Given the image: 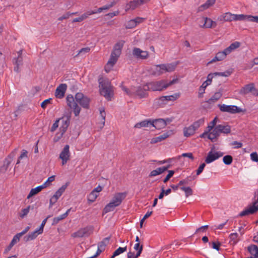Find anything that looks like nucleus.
<instances>
[{"instance_id": "55", "label": "nucleus", "mask_w": 258, "mask_h": 258, "mask_svg": "<svg viewBox=\"0 0 258 258\" xmlns=\"http://www.w3.org/2000/svg\"><path fill=\"white\" fill-rule=\"evenodd\" d=\"M127 249L126 246L124 247H119L113 253L114 256H117L121 253H122L124 251H125Z\"/></svg>"}, {"instance_id": "60", "label": "nucleus", "mask_w": 258, "mask_h": 258, "mask_svg": "<svg viewBox=\"0 0 258 258\" xmlns=\"http://www.w3.org/2000/svg\"><path fill=\"white\" fill-rule=\"evenodd\" d=\"M20 236L19 235L18 233L16 235H15L13 237L11 242H10L11 243V245H14L15 244L18 242L20 240Z\"/></svg>"}, {"instance_id": "64", "label": "nucleus", "mask_w": 258, "mask_h": 258, "mask_svg": "<svg viewBox=\"0 0 258 258\" xmlns=\"http://www.w3.org/2000/svg\"><path fill=\"white\" fill-rule=\"evenodd\" d=\"M139 256V253L135 254L132 251H129L127 253V258H138Z\"/></svg>"}, {"instance_id": "30", "label": "nucleus", "mask_w": 258, "mask_h": 258, "mask_svg": "<svg viewBox=\"0 0 258 258\" xmlns=\"http://www.w3.org/2000/svg\"><path fill=\"white\" fill-rule=\"evenodd\" d=\"M202 23H204L203 27L210 28L212 27H215L216 26V23L212 21L211 19L208 18H203L201 20Z\"/></svg>"}, {"instance_id": "44", "label": "nucleus", "mask_w": 258, "mask_h": 258, "mask_svg": "<svg viewBox=\"0 0 258 258\" xmlns=\"http://www.w3.org/2000/svg\"><path fill=\"white\" fill-rule=\"evenodd\" d=\"M30 206H28L26 208L22 209L19 213V217L21 219L25 218L29 213Z\"/></svg>"}, {"instance_id": "49", "label": "nucleus", "mask_w": 258, "mask_h": 258, "mask_svg": "<svg viewBox=\"0 0 258 258\" xmlns=\"http://www.w3.org/2000/svg\"><path fill=\"white\" fill-rule=\"evenodd\" d=\"M67 105L70 107L77 103L76 102H75L74 98L73 96L71 95H68L67 97Z\"/></svg>"}, {"instance_id": "21", "label": "nucleus", "mask_w": 258, "mask_h": 258, "mask_svg": "<svg viewBox=\"0 0 258 258\" xmlns=\"http://www.w3.org/2000/svg\"><path fill=\"white\" fill-rule=\"evenodd\" d=\"M152 126L157 130H161L166 126V123L163 118L152 119Z\"/></svg>"}, {"instance_id": "50", "label": "nucleus", "mask_w": 258, "mask_h": 258, "mask_svg": "<svg viewBox=\"0 0 258 258\" xmlns=\"http://www.w3.org/2000/svg\"><path fill=\"white\" fill-rule=\"evenodd\" d=\"M217 121V117H215L214 119L209 123L207 126V130H208L209 131L212 132V130L214 128L216 125V124Z\"/></svg>"}, {"instance_id": "43", "label": "nucleus", "mask_w": 258, "mask_h": 258, "mask_svg": "<svg viewBox=\"0 0 258 258\" xmlns=\"http://www.w3.org/2000/svg\"><path fill=\"white\" fill-rule=\"evenodd\" d=\"M205 122V119L204 118H201L198 120L194 122L191 125L193 126V127L196 130H197L201 125L204 124Z\"/></svg>"}, {"instance_id": "6", "label": "nucleus", "mask_w": 258, "mask_h": 258, "mask_svg": "<svg viewBox=\"0 0 258 258\" xmlns=\"http://www.w3.org/2000/svg\"><path fill=\"white\" fill-rule=\"evenodd\" d=\"M148 86L145 88L153 91H161L167 89L166 80H161L158 81L151 82L147 83Z\"/></svg>"}, {"instance_id": "63", "label": "nucleus", "mask_w": 258, "mask_h": 258, "mask_svg": "<svg viewBox=\"0 0 258 258\" xmlns=\"http://www.w3.org/2000/svg\"><path fill=\"white\" fill-rule=\"evenodd\" d=\"M174 171L173 170H169L168 174L163 180V182L166 183L174 174Z\"/></svg>"}, {"instance_id": "62", "label": "nucleus", "mask_w": 258, "mask_h": 258, "mask_svg": "<svg viewBox=\"0 0 258 258\" xmlns=\"http://www.w3.org/2000/svg\"><path fill=\"white\" fill-rule=\"evenodd\" d=\"M251 160L255 162H258V155L256 152H252L250 155Z\"/></svg>"}, {"instance_id": "1", "label": "nucleus", "mask_w": 258, "mask_h": 258, "mask_svg": "<svg viewBox=\"0 0 258 258\" xmlns=\"http://www.w3.org/2000/svg\"><path fill=\"white\" fill-rule=\"evenodd\" d=\"M178 64V62H175L155 65L151 68L150 72L152 75L159 76L166 72L170 73L173 72Z\"/></svg>"}, {"instance_id": "2", "label": "nucleus", "mask_w": 258, "mask_h": 258, "mask_svg": "<svg viewBox=\"0 0 258 258\" xmlns=\"http://www.w3.org/2000/svg\"><path fill=\"white\" fill-rule=\"evenodd\" d=\"M100 94L103 95L108 100H111L113 95L112 87L110 82L106 79L100 78L98 80Z\"/></svg>"}, {"instance_id": "47", "label": "nucleus", "mask_w": 258, "mask_h": 258, "mask_svg": "<svg viewBox=\"0 0 258 258\" xmlns=\"http://www.w3.org/2000/svg\"><path fill=\"white\" fill-rule=\"evenodd\" d=\"M180 189L184 191L186 198L192 195V190L190 187L182 186Z\"/></svg>"}, {"instance_id": "18", "label": "nucleus", "mask_w": 258, "mask_h": 258, "mask_svg": "<svg viewBox=\"0 0 258 258\" xmlns=\"http://www.w3.org/2000/svg\"><path fill=\"white\" fill-rule=\"evenodd\" d=\"M172 134V131H168L166 133H164L162 135L155 137L153 138L150 141L151 144H156L158 142H160L163 141V140H165L167 138H168Z\"/></svg>"}, {"instance_id": "28", "label": "nucleus", "mask_w": 258, "mask_h": 258, "mask_svg": "<svg viewBox=\"0 0 258 258\" xmlns=\"http://www.w3.org/2000/svg\"><path fill=\"white\" fill-rule=\"evenodd\" d=\"M180 96V94L179 93H174L173 95H169V96H162L160 98V100L164 102V101H174L177 100L178 98H179Z\"/></svg>"}, {"instance_id": "3", "label": "nucleus", "mask_w": 258, "mask_h": 258, "mask_svg": "<svg viewBox=\"0 0 258 258\" xmlns=\"http://www.w3.org/2000/svg\"><path fill=\"white\" fill-rule=\"evenodd\" d=\"M231 132V127L227 124H219L214 127L209 134L208 139L211 141L217 138L221 134L227 135Z\"/></svg>"}, {"instance_id": "51", "label": "nucleus", "mask_w": 258, "mask_h": 258, "mask_svg": "<svg viewBox=\"0 0 258 258\" xmlns=\"http://www.w3.org/2000/svg\"><path fill=\"white\" fill-rule=\"evenodd\" d=\"M206 88L207 86L205 85V84L203 83L199 89L198 96L199 98H202L203 97V94L205 92V89Z\"/></svg>"}, {"instance_id": "24", "label": "nucleus", "mask_w": 258, "mask_h": 258, "mask_svg": "<svg viewBox=\"0 0 258 258\" xmlns=\"http://www.w3.org/2000/svg\"><path fill=\"white\" fill-rule=\"evenodd\" d=\"M169 167L170 166L168 165L167 166H162L161 167L157 168V169L151 171L149 174V176L151 177L160 175L164 172L166 171Z\"/></svg>"}, {"instance_id": "54", "label": "nucleus", "mask_w": 258, "mask_h": 258, "mask_svg": "<svg viewBox=\"0 0 258 258\" xmlns=\"http://www.w3.org/2000/svg\"><path fill=\"white\" fill-rule=\"evenodd\" d=\"M232 157L230 155H226L223 158V161L226 165H230L232 162Z\"/></svg>"}, {"instance_id": "20", "label": "nucleus", "mask_w": 258, "mask_h": 258, "mask_svg": "<svg viewBox=\"0 0 258 258\" xmlns=\"http://www.w3.org/2000/svg\"><path fill=\"white\" fill-rule=\"evenodd\" d=\"M257 210L258 206L255 205V204H254L241 212L239 214V216L242 217L249 214H252L255 213Z\"/></svg>"}, {"instance_id": "61", "label": "nucleus", "mask_w": 258, "mask_h": 258, "mask_svg": "<svg viewBox=\"0 0 258 258\" xmlns=\"http://www.w3.org/2000/svg\"><path fill=\"white\" fill-rule=\"evenodd\" d=\"M115 4L116 2L115 1H113L111 2L110 4H108L102 7L103 11L109 9L110 8H112L114 5H115Z\"/></svg>"}, {"instance_id": "11", "label": "nucleus", "mask_w": 258, "mask_h": 258, "mask_svg": "<svg viewBox=\"0 0 258 258\" xmlns=\"http://www.w3.org/2000/svg\"><path fill=\"white\" fill-rule=\"evenodd\" d=\"M119 56V55H117V54L111 52L110 57L104 67V70L106 72L108 73L112 70Z\"/></svg>"}, {"instance_id": "12", "label": "nucleus", "mask_w": 258, "mask_h": 258, "mask_svg": "<svg viewBox=\"0 0 258 258\" xmlns=\"http://www.w3.org/2000/svg\"><path fill=\"white\" fill-rule=\"evenodd\" d=\"M67 188V185L61 186L50 198L49 201V207H51L58 200L59 197L64 192Z\"/></svg>"}, {"instance_id": "57", "label": "nucleus", "mask_w": 258, "mask_h": 258, "mask_svg": "<svg viewBox=\"0 0 258 258\" xmlns=\"http://www.w3.org/2000/svg\"><path fill=\"white\" fill-rule=\"evenodd\" d=\"M55 179V176L52 175L48 178L47 180L42 184L43 187L45 188L47 186H49L50 184V183L53 181Z\"/></svg>"}, {"instance_id": "52", "label": "nucleus", "mask_w": 258, "mask_h": 258, "mask_svg": "<svg viewBox=\"0 0 258 258\" xmlns=\"http://www.w3.org/2000/svg\"><path fill=\"white\" fill-rule=\"evenodd\" d=\"M66 214H63L61 215H59V216L54 218L53 219L52 224H53V225L56 224L60 221L64 219L65 218H66Z\"/></svg>"}, {"instance_id": "26", "label": "nucleus", "mask_w": 258, "mask_h": 258, "mask_svg": "<svg viewBox=\"0 0 258 258\" xmlns=\"http://www.w3.org/2000/svg\"><path fill=\"white\" fill-rule=\"evenodd\" d=\"M227 55V54L226 53L224 50L222 51L218 52L216 54V56L211 60L208 62V64L212 63L215 61L222 60L226 58Z\"/></svg>"}, {"instance_id": "41", "label": "nucleus", "mask_w": 258, "mask_h": 258, "mask_svg": "<svg viewBox=\"0 0 258 258\" xmlns=\"http://www.w3.org/2000/svg\"><path fill=\"white\" fill-rule=\"evenodd\" d=\"M230 243L231 245H235L238 242V234L237 233H231L229 235Z\"/></svg>"}, {"instance_id": "56", "label": "nucleus", "mask_w": 258, "mask_h": 258, "mask_svg": "<svg viewBox=\"0 0 258 258\" xmlns=\"http://www.w3.org/2000/svg\"><path fill=\"white\" fill-rule=\"evenodd\" d=\"M134 248L137 251V253H139L140 255L143 250V246L138 242L134 245Z\"/></svg>"}, {"instance_id": "14", "label": "nucleus", "mask_w": 258, "mask_h": 258, "mask_svg": "<svg viewBox=\"0 0 258 258\" xmlns=\"http://www.w3.org/2000/svg\"><path fill=\"white\" fill-rule=\"evenodd\" d=\"M133 55L138 59H144L148 57L149 53L147 51H144L139 48H134L133 50Z\"/></svg>"}, {"instance_id": "39", "label": "nucleus", "mask_w": 258, "mask_h": 258, "mask_svg": "<svg viewBox=\"0 0 258 258\" xmlns=\"http://www.w3.org/2000/svg\"><path fill=\"white\" fill-rule=\"evenodd\" d=\"M45 187H43V185L42 184L41 185L38 186L35 188L31 189L27 198L30 199L31 197L38 194Z\"/></svg>"}, {"instance_id": "16", "label": "nucleus", "mask_w": 258, "mask_h": 258, "mask_svg": "<svg viewBox=\"0 0 258 258\" xmlns=\"http://www.w3.org/2000/svg\"><path fill=\"white\" fill-rule=\"evenodd\" d=\"M67 89V85L66 84H60L56 88L55 92V96L59 99L62 98L65 94Z\"/></svg>"}, {"instance_id": "5", "label": "nucleus", "mask_w": 258, "mask_h": 258, "mask_svg": "<svg viewBox=\"0 0 258 258\" xmlns=\"http://www.w3.org/2000/svg\"><path fill=\"white\" fill-rule=\"evenodd\" d=\"M146 86H148V84L140 86L138 87H132L130 89H128L127 88L121 85L120 86L122 90L125 92L127 94L129 95H136L140 97H145L146 95V92L149 89L145 88Z\"/></svg>"}, {"instance_id": "42", "label": "nucleus", "mask_w": 258, "mask_h": 258, "mask_svg": "<svg viewBox=\"0 0 258 258\" xmlns=\"http://www.w3.org/2000/svg\"><path fill=\"white\" fill-rule=\"evenodd\" d=\"M38 234L36 232L34 231L29 233L27 235L24 237V240L25 241H29L35 239L37 236Z\"/></svg>"}, {"instance_id": "45", "label": "nucleus", "mask_w": 258, "mask_h": 258, "mask_svg": "<svg viewBox=\"0 0 258 258\" xmlns=\"http://www.w3.org/2000/svg\"><path fill=\"white\" fill-rule=\"evenodd\" d=\"M70 108L73 110V112L74 113L75 116H79L81 111V108L77 103L70 107Z\"/></svg>"}, {"instance_id": "27", "label": "nucleus", "mask_w": 258, "mask_h": 258, "mask_svg": "<svg viewBox=\"0 0 258 258\" xmlns=\"http://www.w3.org/2000/svg\"><path fill=\"white\" fill-rule=\"evenodd\" d=\"M152 119H145L135 124L134 127L137 128L152 126Z\"/></svg>"}, {"instance_id": "33", "label": "nucleus", "mask_w": 258, "mask_h": 258, "mask_svg": "<svg viewBox=\"0 0 258 258\" xmlns=\"http://www.w3.org/2000/svg\"><path fill=\"white\" fill-rule=\"evenodd\" d=\"M240 45V43L239 42L235 41L232 43H231L229 46L227 47L224 49L226 53L227 54H230L231 52L235 50L236 48H238Z\"/></svg>"}, {"instance_id": "8", "label": "nucleus", "mask_w": 258, "mask_h": 258, "mask_svg": "<svg viewBox=\"0 0 258 258\" xmlns=\"http://www.w3.org/2000/svg\"><path fill=\"white\" fill-rule=\"evenodd\" d=\"M76 101L82 107L88 108L90 104V99L87 96H85L83 93L78 92L75 95Z\"/></svg>"}, {"instance_id": "53", "label": "nucleus", "mask_w": 258, "mask_h": 258, "mask_svg": "<svg viewBox=\"0 0 258 258\" xmlns=\"http://www.w3.org/2000/svg\"><path fill=\"white\" fill-rule=\"evenodd\" d=\"M246 21L258 23V16H253L252 15H246Z\"/></svg>"}, {"instance_id": "37", "label": "nucleus", "mask_w": 258, "mask_h": 258, "mask_svg": "<svg viewBox=\"0 0 258 258\" xmlns=\"http://www.w3.org/2000/svg\"><path fill=\"white\" fill-rule=\"evenodd\" d=\"M196 131V130L191 125L188 127H186L183 128V135L185 137H188L193 135Z\"/></svg>"}, {"instance_id": "13", "label": "nucleus", "mask_w": 258, "mask_h": 258, "mask_svg": "<svg viewBox=\"0 0 258 258\" xmlns=\"http://www.w3.org/2000/svg\"><path fill=\"white\" fill-rule=\"evenodd\" d=\"M69 148V145H66L59 155V158L62 160V165H65L70 159Z\"/></svg>"}, {"instance_id": "10", "label": "nucleus", "mask_w": 258, "mask_h": 258, "mask_svg": "<svg viewBox=\"0 0 258 258\" xmlns=\"http://www.w3.org/2000/svg\"><path fill=\"white\" fill-rule=\"evenodd\" d=\"M218 106L222 112H226L230 113H236L241 111L240 108L236 105L218 104Z\"/></svg>"}, {"instance_id": "46", "label": "nucleus", "mask_w": 258, "mask_h": 258, "mask_svg": "<svg viewBox=\"0 0 258 258\" xmlns=\"http://www.w3.org/2000/svg\"><path fill=\"white\" fill-rule=\"evenodd\" d=\"M246 15L244 14H234L233 21H246Z\"/></svg>"}, {"instance_id": "25", "label": "nucleus", "mask_w": 258, "mask_h": 258, "mask_svg": "<svg viewBox=\"0 0 258 258\" xmlns=\"http://www.w3.org/2000/svg\"><path fill=\"white\" fill-rule=\"evenodd\" d=\"M59 120V131L65 133L70 124V120L68 118H61Z\"/></svg>"}, {"instance_id": "17", "label": "nucleus", "mask_w": 258, "mask_h": 258, "mask_svg": "<svg viewBox=\"0 0 258 258\" xmlns=\"http://www.w3.org/2000/svg\"><path fill=\"white\" fill-rule=\"evenodd\" d=\"M102 190V187L98 185L94 188L90 194L88 196V201L90 202H94L99 195V192Z\"/></svg>"}, {"instance_id": "48", "label": "nucleus", "mask_w": 258, "mask_h": 258, "mask_svg": "<svg viewBox=\"0 0 258 258\" xmlns=\"http://www.w3.org/2000/svg\"><path fill=\"white\" fill-rule=\"evenodd\" d=\"M215 76L213 73H210L208 74L207 77V80L204 82L203 83L205 84V85L207 87L212 83V79Z\"/></svg>"}, {"instance_id": "29", "label": "nucleus", "mask_w": 258, "mask_h": 258, "mask_svg": "<svg viewBox=\"0 0 258 258\" xmlns=\"http://www.w3.org/2000/svg\"><path fill=\"white\" fill-rule=\"evenodd\" d=\"M99 112L100 118V122L98 123V127L102 129L105 125L106 113L104 108H100Z\"/></svg>"}, {"instance_id": "58", "label": "nucleus", "mask_w": 258, "mask_h": 258, "mask_svg": "<svg viewBox=\"0 0 258 258\" xmlns=\"http://www.w3.org/2000/svg\"><path fill=\"white\" fill-rule=\"evenodd\" d=\"M90 50V48L89 47H86L81 49L79 51L76 56L79 55H84L87 53H88Z\"/></svg>"}, {"instance_id": "32", "label": "nucleus", "mask_w": 258, "mask_h": 258, "mask_svg": "<svg viewBox=\"0 0 258 258\" xmlns=\"http://www.w3.org/2000/svg\"><path fill=\"white\" fill-rule=\"evenodd\" d=\"M248 251L252 256L251 258H258V247L255 245H250L247 248Z\"/></svg>"}, {"instance_id": "7", "label": "nucleus", "mask_w": 258, "mask_h": 258, "mask_svg": "<svg viewBox=\"0 0 258 258\" xmlns=\"http://www.w3.org/2000/svg\"><path fill=\"white\" fill-rule=\"evenodd\" d=\"M93 228L92 226H87L80 228L77 231L73 233L72 236L74 238H80L87 237L90 235L93 232Z\"/></svg>"}, {"instance_id": "22", "label": "nucleus", "mask_w": 258, "mask_h": 258, "mask_svg": "<svg viewBox=\"0 0 258 258\" xmlns=\"http://www.w3.org/2000/svg\"><path fill=\"white\" fill-rule=\"evenodd\" d=\"M144 19L138 17L128 21L126 24L125 27L127 29H132L135 28L138 24L142 23Z\"/></svg>"}, {"instance_id": "34", "label": "nucleus", "mask_w": 258, "mask_h": 258, "mask_svg": "<svg viewBox=\"0 0 258 258\" xmlns=\"http://www.w3.org/2000/svg\"><path fill=\"white\" fill-rule=\"evenodd\" d=\"M222 96V93L221 91L216 92L207 101L209 104L214 103L218 101Z\"/></svg>"}, {"instance_id": "35", "label": "nucleus", "mask_w": 258, "mask_h": 258, "mask_svg": "<svg viewBox=\"0 0 258 258\" xmlns=\"http://www.w3.org/2000/svg\"><path fill=\"white\" fill-rule=\"evenodd\" d=\"M215 0H207L206 3L202 5H201L199 8H198V11H203L209 8H210L211 6H213L215 3Z\"/></svg>"}, {"instance_id": "59", "label": "nucleus", "mask_w": 258, "mask_h": 258, "mask_svg": "<svg viewBox=\"0 0 258 258\" xmlns=\"http://www.w3.org/2000/svg\"><path fill=\"white\" fill-rule=\"evenodd\" d=\"M64 133L60 131L59 133H56L53 138V141L54 142H58L62 138Z\"/></svg>"}, {"instance_id": "19", "label": "nucleus", "mask_w": 258, "mask_h": 258, "mask_svg": "<svg viewBox=\"0 0 258 258\" xmlns=\"http://www.w3.org/2000/svg\"><path fill=\"white\" fill-rule=\"evenodd\" d=\"M22 50H20L17 52V57L14 58L13 63L16 66L14 67V71L19 72V67L22 64L23 58L22 56Z\"/></svg>"}, {"instance_id": "23", "label": "nucleus", "mask_w": 258, "mask_h": 258, "mask_svg": "<svg viewBox=\"0 0 258 258\" xmlns=\"http://www.w3.org/2000/svg\"><path fill=\"white\" fill-rule=\"evenodd\" d=\"M13 160V157L11 156H9L4 161L3 165L1 167L0 169V172L5 173L6 172L10 167V164H11Z\"/></svg>"}, {"instance_id": "40", "label": "nucleus", "mask_w": 258, "mask_h": 258, "mask_svg": "<svg viewBox=\"0 0 258 258\" xmlns=\"http://www.w3.org/2000/svg\"><path fill=\"white\" fill-rule=\"evenodd\" d=\"M252 91H256V90L254 89V85L253 84H248V85H247L246 86H245L242 90V92L244 93V94H247V93H248L250 92H252Z\"/></svg>"}, {"instance_id": "4", "label": "nucleus", "mask_w": 258, "mask_h": 258, "mask_svg": "<svg viewBox=\"0 0 258 258\" xmlns=\"http://www.w3.org/2000/svg\"><path fill=\"white\" fill-rule=\"evenodd\" d=\"M126 194L125 193L118 192L115 194L111 201L105 207L104 211L105 213H108L112 211L116 207L118 206L125 198Z\"/></svg>"}, {"instance_id": "15", "label": "nucleus", "mask_w": 258, "mask_h": 258, "mask_svg": "<svg viewBox=\"0 0 258 258\" xmlns=\"http://www.w3.org/2000/svg\"><path fill=\"white\" fill-rule=\"evenodd\" d=\"M145 3L144 0H133L127 3L125 7V11L133 10Z\"/></svg>"}, {"instance_id": "31", "label": "nucleus", "mask_w": 258, "mask_h": 258, "mask_svg": "<svg viewBox=\"0 0 258 258\" xmlns=\"http://www.w3.org/2000/svg\"><path fill=\"white\" fill-rule=\"evenodd\" d=\"M124 43V42L123 41H120L117 42L114 45L112 52L117 54V55L120 56Z\"/></svg>"}, {"instance_id": "9", "label": "nucleus", "mask_w": 258, "mask_h": 258, "mask_svg": "<svg viewBox=\"0 0 258 258\" xmlns=\"http://www.w3.org/2000/svg\"><path fill=\"white\" fill-rule=\"evenodd\" d=\"M223 155V153L220 151H216L213 149H211L207 154L205 158V162L210 164L218 159Z\"/></svg>"}, {"instance_id": "36", "label": "nucleus", "mask_w": 258, "mask_h": 258, "mask_svg": "<svg viewBox=\"0 0 258 258\" xmlns=\"http://www.w3.org/2000/svg\"><path fill=\"white\" fill-rule=\"evenodd\" d=\"M220 20L221 21H227V22H231L233 21V14H232L230 12L225 13L222 14L220 17Z\"/></svg>"}, {"instance_id": "38", "label": "nucleus", "mask_w": 258, "mask_h": 258, "mask_svg": "<svg viewBox=\"0 0 258 258\" xmlns=\"http://www.w3.org/2000/svg\"><path fill=\"white\" fill-rule=\"evenodd\" d=\"M28 152L26 150H23L21 152V155L18 157L17 161L16 162V165L15 167V169H16V165L18 164H20L21 162H22V160H27L28 159Z\"/></svg>"}]
</instances>
